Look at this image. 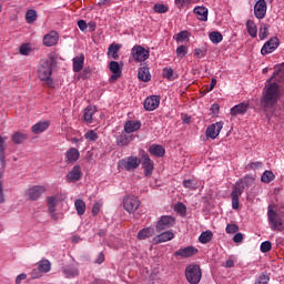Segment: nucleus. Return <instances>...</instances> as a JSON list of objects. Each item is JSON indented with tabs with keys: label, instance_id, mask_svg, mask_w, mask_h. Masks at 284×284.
<instances>
[{
	"label": "nucleus",
	"instance_id": "nucleus-21",
	"mask_svg": "<svg viewBox=\"0 0 284 284\" xmlns=\"http://www.w3.org/2000/svg\"><path fill=\"white\" fill-rule=\"evenodd\" d=\"M43 43L47 48H52V45H57L59 43V34L57 31H51L50 33L45 34L43 38Z\"/></svg>",
	"mask_w": 284,
	"mask_h": 284
},
{
	"label": "nucleus",
	"instance_id": "nucleus-4",
	"mask_svg": "<svg viewBox=\"0 0 284 284\" xmlns=\"http://www.w3.org/2000/svg\"><path fill=\"white\" fill-rule=\"evenodd\" d=\"M185 278L190 284H200L201 278H203V272L201 271V265L190 264L185 268Z\"/></svg>",
	"mask_w": 284,
	"mask_h": 284
},
{
	"label": "nucleus",
	"instance_id": "nucleus-42",
	"mask_svg": "<svg viewBox=\"0 0 284 284\" xmlns=\"http://www.w3.org/2000/svg\"><path fill=\"white\" fill-rule=\"evenodd\" d=\"M275 179L276 175H274V172L272 171H265L261 176L262 183H272Z\"/></svg>",
	"mask_w": 284,
	"mask_h": 284
},
{
	"label": "nucleus",
	"instance_id": "nucleus-31",
	"mask_svg": "<svg viewBox=\"0 0 284 284\" xmlns=\"http://www.w3.org/2000/svg\"><path fill=\"white\" fill-rule=\"evenodd\" d=\"M94 114H97V108H94V106H87L85 109H84V121H87V123H93V118L92 116H94Z\"/></svg>",
	"mask_w": 284,
	"mask_h": 284
},
{
	"label": "nucleus",
	"instance_id": "nucleus-59",
	"mask_svg": "<svg viewBox=\"0 0 284 284\" xmlns=\"http://www.w3.org/2000/svg\"><path fill=\"white\" fill-rule=\"evenodd\" d=\"M41 274H43V273L41 272V270H39V267L33 268L31 271V278H41Z\"/></svg>",
	"mask_w": 284,
	"mask_h": 284
},
{
	"label": "nucleus",
	"instance_id": "nucleus-9",
	"mask_svg": "<svg viewBox=\"0 0 284 284\" xmlns=\"http://www.w3.org/2000/svg\"><path fill=\"white\" fill-rule=\"evenodd\" d=\"M41 194H45V186L34 185L26 191L24 196H27L28 201H39Z\"/></svg>",
	"mask_w": 284,
	"mask_h": 284
},
{
	"label": "nucleus",
	"instance_id": "nucleus-43",
	"mask_svg": "<svg viewBox=\"0 0 284 284\" xmlns=\"http://www.w3.org/2000/svg\"><path fill=\"white\" fill-rule=\"evenodd\" d=\"M130 141H132V136L122 133L118 136V145L125 146L129 145Z\"/></svg>",
	"mask_w": 284,
	"mask_h": 284
},
{
	"label": "nucleus",
	"instance_id": "nucleus-57",
	"mask_svg": "<svg viewBox=\"0 0 284 284\" xmlns=\"http://www.w3.org/2000/svg\"><path fill=\"white\" fill-rule=\"evenodd\" d=\"M20 54L28 57V54H30V47L28 44H22L20 47Z\"/></svg>",
	"mask_w": 284,
	"mask_h": 284
},
{
	"label": "nucleus",
	"instance_id": "nucleus-16",
	"mask_svg": "<svg viewBox=\"0 0 284 284\" xmlns=\"http://www.w3.org/2000/svg\"><path fill=\"white\" fill-rule=\"evenodd\" d=\"M247 110H250V102L245 101L231 108L230 114L231 116H240L245 114Z\"/></svg>",
	"mask_w": 284,
	"mask_h": 284
},
{
	"label": "nucleus",
	"instance_id": "nucleus-18",
	"mask_svg": "<svg viewBox=\"0 0 284 284\" xmlns=\"http://www.w3.org/2000/svg\"><path fill=\"white\" fill-rule=\"evenodd\" d=\"M142 159V168L144 170L145 176H152V172L154 171V162L150 159L149 154H143Z\"/></svg>",
	"mask_w": 284,
	"mask_h": 284
},
{
	"label": "nucleus",
	"instance_id": "nucleus-6",
	"mask_svg": "<svg viewBox=\"0 0 284 284\" xmlns=\"http://www.w3.org/2000/svg\"><path fill=\"white\" fill-rule=\"evenodd\" d=\"M141 201L134 195H126L123 197V207L129 214H134L139 210Z\"/></svg>",
	"mask_w": 284,
	"mask_h": 284
},
{
	"label": "nucleus",
	"instance_id": "nucleus-62",
	"mask_svg": "<svg viewBox=\"0 0 284 284\" xmlns=\"http://www.w3.org/2000/svg\"><path fill=\"white\" fill-rule=\"evenodd\" d=\"M220 110H221V106L219 105V103L212 104V105H211V109H210V111L212 112V114H219Z\"/></svg>",
	"mask_w": 284,
	"mask_h": 284
},
{
	"label": "nucleus",
	"instance_id": "nucleus-34",
	"mask_svg": "<svg viewBox=\"0 0 284 284\" xmlns=\"http://www.w3.org/2000/svg\"><path fill=\"white\" fill-rule=\"evenodd\" d=\"M246 30H247L250 37H252V39H256V37L258 34V29L256 28V23H254V21L247 20Z\"/></svg>",
	"mask_w": 284,
	"mask_h": 284
},
{
	"label": "nucleus",
	"instance_id": "nucleus-33",
	"mask_svg": "<svg viewBox=\"0 0 284 284\" xmlns=\"http://www.w3.org/2000/svg\"><path fill=\"white\" fill-rule=\"evenodd\" d=\"M284 79V70L283 68H275V71L272 75V78L267 81V83H272V81H276L277 83H281Z\"/></svg>",
	"mask_w": 284,
	"mask_h": 284
},
{
	"label": "nucleus",
	"instance_id": "nucleus-13",
	"mask_svg": "<svg viewBox=\"0 0 284 284\" xmlns=\"http://www.w3.org/2000/svg\"><path fill=\"white\" fill-rule=\"evenodd\" d=\"M265 14H267V2L258 0L254 6V16L256 19H265Z\"/></svg>",
	"mask_w": 284,
	"mask_h": 284
},
{
	"label": "nucleus",
	"instance_id": "nucleus-24",
	"mask_svg": "<svg viewBox=\"0 0 284 284\" xmlns=\"http://www.w3.org/2000/svg\"><path fill=\"white\" fill-rule=\"evenodd\" d=\"M138 130H141V122L140 121H132L129 120L124 124V132L126 134H132V132H136Z\"/></svg>",
	"mask_w": 284,
	"mask_h": 284
},
{
	"label": "nucleus",
	"instance_id": "nucleus-53",
	"mask_svg": "<svg viewBox=\"0 0 284 284\" xmlns=\"http://www.w3.org/2000/svg\"><path fill=\"white\" fill-rule=\"evenodd\" d=\"M225 230L227 234H236V232H239V225L227 224Z\"/></svg>",
	"mask_w": 284,
	"mask_h": 284
},
{
	"label": "nucleus",
	"instance_id": "nucleus-56",
	"mask_svg": "<svg viewBox=\"0 0 284 284\" xmlns=\"http://www.w3.org/2000/svg\"><path fill=\"white\" fill-rule=\"evenodd\" d=\"M91 212H92L93 216H97L99 214V212H101V203L95 202Z\"/></svg>",
	"mask_w": 284,
	"mask_h": 284
},
{
	"label": "nucleus",
	"instance_id": "nucleus-19",
	"mask_svg": "<svg viewBox=\"0 0 284 284\" xmlns=\"http://www.w3.org/2000/svg\"><path fill=\"white\" fill-rule=\"evenodd\" d=\"M81 176H83V173L81 172V166L75 165L72 168V170L68 173L67 180L70 183H77V181H81Z\"/></svg>",
	"mask_w": 284,
	"mask_h": 284
},
{
	"label": "nucleus",
	"instance_id": "nucleus-47",
	"mask_svg": "<svg viewBox=\"0 0 284 284\" xmlns=\"http://www.w3.org/2000/svg\"><path fill=\"white\" fill-rule=\"evenodd\" d=\"M183 187H186L187 190H196L199 184L194 180H184Z\"/></svg>",
	"mask_w": 284,
	"mask_h": 284
},
{
	"label": "nucleus",
	"instance_id": "nucleus-27",
	"mask_svg": "<svg viewBox=\"0 0 284 284\" xmlns=\"http://www.w3.org/2000/svg\"><path fill=\"white\" fill-rule=\"evenodd\" d=\"M174 239V233L172 231H166L161 233L160 235L153 239L154 243H168V241H172Z\"/></svg>",
	"mask_w": 284,
	"mask_h": 284
},
{
	"label": "nucleus",
	"instance_id": "nucleus-11",
	"mask_svg": "<svg viewBox=\"0 0 284 284\" xmlns=\"http://www.w3.org/2000/svg\"><path fill=\"white\" fill-rule=\"evenodd\" d=\"M199 254V248L194 246L180 247L174 252V256L180 258H192V256H196Z\"/></svg>",
	"mask_w": 284,
	"mask_h": 284
},
{
	"label": "nucleus",
	"instance_id": "nucleus-60",
	"mask_svg": "<svg viewBox=\"0 0 284 284\" xmlns=\"http://www.w3.org/2000/svg\"><path fill=\"white\" fill-rule=\"evenodd\" d=\"M185 39H187V32L181 31L180 33H178L176 41L183 42L185 41Z\"/></svg>",
	"mask_w": 284,
	"mask_h": 284
},
{
	"label": "nucleus",
	"instance_id": "nucleus-25",
	"mask_svg": "<svg viewBox=\"0 0 284 284\" xmlns=\"http://www.w3.org/2000/svg\"><path fill=\"white\" fill-rule=\"evenodd\" d=\"M85 63V55L80 53L73 58V72H81L83 70V64Z\"/></svg>",
	"mask_w": 284,
	"mask_h": 284
},
{
	"label": "nucleus",
	"instance_id": "nucleus-3",
	"mask_svg": "<svg viewBox=\"0 0 284 284\" xmlns=\"http://www.w3.org/2000/svg\"><path fill=\"white\" fill-rule=\"evenodd\" d=\"M267 221L273 232H283V219L276 211H274L272 205H268L267 207Z\"/></svg>",
	"mask_w": 284,
	"mask_h": 284
},
{
	"label": "nucleus",
	"instance_id": "nucleus-17",
	"mask_svg": "<svg viewBox=\"0 0 284 284\" xmlns=\"http://www.w3.org/2000/svg\"><path fill=\"white\" fill-rule=\"evenodd\" d=\"M62 273L65 278H77L79 276V267L74 263L67 264L62 266Z\"/></svg>",
	"mask_w": 284,
	"mask_h": 284
},
{
	"label": "nucleus",
	"instance_id": "nucleus-54",
	"mask_svg": "<svg viewBox=\"0 0 284 284\" xmlns=\"http://www.w3.org/2000/svg\"><path fill=\"white\" fill-rule=\"evenodd\" d=\"M176 54H178V57H181V58L185 57V54H187V47H185V45L178 47Z\"/></svg>",
	"mask_w": 284,
	"mask_h": 284
},
{
	"label": "nucleus",
	"instance_id": "nucleus-36",
	"mask_svg": "<svg viewBox=\"0 0 284 284\" xmlns=\"http://www.w3.org/2000/svg\"><path fill=\"white\" fill-rule=\"evenodd\" d=\"M38 268L40 270V272L42 274H48V272H50V270H52V263H50L49 260H41L38 263Z\"/></svg>",
	"mask_w": 284,
	"mask_h": 284
},
{
	"label": "nucleus",
	"instance_id": "nucleus-23",
	"mask_svg": "<svg viewBox=\"0 0 284 284\" xmlns=\"http://www.w3.org/2000/svg\"><path fill=\"white\" fill-rule=\"evenodd\" d=\"M80 156H81V153L77 150V148H70L65 152L67 163H77Z\"/></svg>",
	"mask_w": 284,
	"mask_h": 284
},
{
	"label": "nucleus",
	"instance_id": "nucleus-40",
	"mask_svg": "<svg viewBox=\"0 0 284 284\" xmlns=\"http://www.w3.org/2000/svg\"><path fill=\"white\" fill-rule=\"evenodd\" d=\"M47 201L50 214H54V212H57V203L59 200L57 196H49Z\"/></svg>",
	"mask_w": 284,
	"mask_h": 284
},
{
	"label": "nucleus",
	"instance_id": "nucleus-12",
	"mask_svg": "<svg viewBox=\"0 0 284 284\" xmlns=\"http://www.w3.org/2000/svg\"><path fill=\"white\" fill-rule=\"evenodd\" d=\"M159 105H161V97L159 95H151L144 100V109L148 112H154Z\"/></svg>",
	"mask_w": 284,
	"mask_h": 284
},
{
	"label": "nucleus",
	"instance_id": "nucleus-49",
	"mask_svg": "<svg viewBox=\"0 0 284 284\" xmlns=\"http://www.w3.org/2000/svg\"><path fill=\"white\" fill-rule=\"evenodd\" d=\"M268 283H270V274L267 273H262L255 281V284H268Z\"/></svg>",
	"mask_w": 284,
	"mask_h": 284
},
{
	"label": "nucleus",
	"instance_id": "nucleus-58",
	"mask_svg": "<svg viewBox=\"0 0 284 284\" xmlns=\"http://www.w3.org/2000/svg\"><path fill=\"white\" fill-rule=\"evenodd\" d=\"M205 52V49H195L194 57H196V59H203Z\"/></svg>",
	"mask_w": 284,
	"mask_h": 284
},
{
	"label": "nucleus",
	"instance_id": "nucleus-44",
	"mask_svg": "<svg viewBox=\"0 0 284 284\" xmlns=\"http://www.w3.org/2000/svg\"><path fill=\"white\" fill-rule=\"evenodd\" d=\"M84 139L87 141H89L90 143H94L98 141L99 139V133L95 132L94 130H89L85 134H84Z\"/></svg>",
	"mask_w": 284,
	"mask_h": 284
},
{
	"label": "nucleus",
	"instance_id": "nucleus-64",
	"mask_svg": "<svg viewBox=\"0 0 284 284\" xmlns=\"http://www.w3.org/2000/svg\"><path fill=\"white\" fill-rule=\"evenodd\" d=\"M234 243H243V233H236L233 237Z\"/></svg>",
	"mask_w": 284,
	"mask_h": 284
},
{
	"label": "nucleus",
	"instance_id": "nucleus-38",
	"mask_svg": "<svg viewBox=\"0 0 284 284\" xmlns=\"http://www.w3.org/2000/svg\"><path fill=\"white\" fill-rule=\"evenodd\" d=\"M119 50H121V47L112 43L108 49L109 57H112V59L116 61V59H119Z\"/></svg>",
	"mask_w": 284,
	"mask_h": 284
},
{
	"label": "nucleus",
	"instance_id": "nucleus-5",
	"mask_svg": "<svg viewBox=\"0 0 284 284\" xmlns=\"http://www.w3.org/2000/svg\"><path fill=\"white\" fill-rule=\"evenodd\" d=\"M141 165V159L138 156H128L118 162V170H125L126 172H134Z\"/></svg>",
	"mask_w": 284,
	"mask_h": 284
},
{
	"label": "nucleus",
	"instance_id": "nucleus-32",
	"mask_svg": "<svg viewBox=\"0 0 284 284\" xmlns=\"http://www.w3.org/2000/svg\"><path fill=\"white\" fill-rule=\"evenodd\" d=\"M193 12L197 14L199 21H207V8L205 7H195Z\"/></svg>",
	"mask_w": 284,
	"mask_h": 284
},
{
	"label": "nucleus",
	"instance_id": "nucleus-20",
	"mask_svg": "<svg viewBox=\"0 0 284 284\" xmlns=\"http://www.w3.org/2000/svg\"><path fill=\"white\" fill-rule=\"evenodd\" d=\"M110 71L112 72L111 81H116L118 79H121V74H123V69H121V65L116 61H111L109 63Z\"/></svg>",
	"mask_w": 284,
	"mask_h": 284
},
{
	"label": "nucleus",
	"instance_id": "nucleus-15",
	"mask_svg": "<svg viewBox=\"0 0 284 284\" xmlns=\"http://www.w3.org/2000/svg\"><path fill=\"white\" fill-rule=\"evenodd\" d=\"M223 130V122H216L207 126L206 139H216Z\"/></svg>",
	"mask_w": 284,
	"mask_h": 284
},
{
	"label": "nucleus",
	"instance_id": "nucleus-39",
	"mask_svg": "<svg viewBox=\"0 0 284 284\" xmlns=\"http://www.w3.org/2000/svg\"><path fill=\"white\" fill-rule=\"evenodd\" d=\"M74 207L79 216H83V214H85V202L83 200H75Z\"/></svg>",
	"mask_w": 284,
	"mask_h": 284
},
{
	"label": "nucleus",
	"instance_id": "nucleus-41",
	"mask_svg": "<svg viewBox=\"0 0 284 284\" xmlns=\"http://www.w3.org/2000/svg\"><path fill=\"white\" fill-rule=\"evenodd\" d=\"M213 236H214V233H212V231H205L201 233V235L199 236V241L200 243H203V244L210 243Z\"/></svg>",
	"mask_w": 284,
	"mask_h": 284
},
{
	"label": "nucleus",
	"instance_id": "nucleus-14",
	"mask_svg": "<svg viewBox=\"0 0 284 284\" xmlns=\"http://www.w3.org/2000/svg\"><path fill=\"white\" fill-rule=\"evenodd\" d=\"M276 48H278V38L273 37L262 47L261 54H272Z\"/></svg>",
	"mask_w": 284,
	"mask_h": 284
},
{
	"label": "nucleus",
	"instance_id": "nucleus-55",
	"mask_svg": "<svg viewBox=\"0 0 284 284\" xmlns=\"http://www.w3.org/2000/svg\"><path fill=\"white\" fill-rule=\"evenodd\" d=\"M175 211H178L179 214H185V212H187V207H185V204L179 203L175 205Z\"/></svg>",
	"mask_w": 284,
	"mask_h": 284
},
{
	"label": "nucleus",
	"instance_id": "nucleus-46",
	"mask_svg": "<svg viewBox=\"0 0 284 284\" xmlns=\"http://www.w3.org/2000/svg\"><path fill=\"white\" fill-rule=\"evenodd\" d=\"M26 21L27 23H34L37 21V11L36 10H28L26 13Z\"/></svg>",
	"mask_w": 284,
	"mask_h": 284
},
{
	"label": "nucleus",
	"instance_id": "nucleus-63",
	"mask_svg": "<svg viewBox=\"0 0 284 284\" xmlns=\"http://www.w3.org/2000/svg\"><path fill=\"white\" fill-rule=\"evenodd\" d=\"M26 278H28V274L21 273L20 275H18V276L16 277V283H17V284H21V282H22V281H26Z\"/></svg>",
	"mask_w": 284,
	"mask_h": 284
},
{
	"label": "nucleus",
	"instance_id": "nucleus-8",
	"mask_svg": "<svg viewBox=\"0 0 284 284\" xmlns=\"http://www.w3.org/2000/svg\"><path fill=\"white\" fill-rule=\"evenodd\" d=\"M131 54L134 61H138V63H143V61H148V59H150V50H146L139 44L131 49Z\"/></svg>",
	"mask_w": 284,
	"mask_h": 284
},
{
	"label": "nucleus",
	"instance_id": "nucleus-37",
	"mask_svg": "<svg viewBox=\"0 0 284 284\" xmlns=\"http://www.w3.org/2000/svg\"><path fill=\"white\" fill-rule=\"evenodd\" d=\"M268 34H270V24H265L264 22H262L260 24V33H258L261 41H265Z\"/></svg>",
	"mask_w": 284,
	"mask_h": 284
},
{
	"label": "nucleus",
	"instance_id": "nucleus-28",
	"mask_svg": "<svg viewBox=\"0 0 284 284\" xmlns=\"http://www.w3.org/2000/svg\"><path fill=\"white\" fill-rule=\"evenodd\" d=\"M149 152L150 154H152V156H158L159 159H161L162 156H165V149L160 144H152L149 148Z\"/></svg>",
	"mask_w": 284,
	"mask_h": 284
},
{
	"label": "nucleus",
	"instance_id": "nucleus-1",
	"mask_svg": "<svg viewBox=\"0 0 284 284\" xmlns=\"http://www.w3.org/2000/svg\"><path fill=\"white\" fill-rule=\"evenodd\" d=\"M278 90L280 87L276 82H272L266 87V90L263 93L261 108L266 113V116H270V113L274 112V105L278 103Z\"/></svg>",
	"mask_w": 284,
	"mask_h": 284
},
{
	"label": "nucleus",
	"instance_id": "nucleus-26",
	"mask_svg": "<svg viewBox=\"0 0 284 284\" xmlns=\"http://www.w3.org/2000/svg\"><path fill=\"white\" fill-rule=\"evenodd\" d=\"M6 141H8V136H1L0 135V163L2 165V168H6V159H7V154H6V150H7V145H6Z\"/></svg>",
	"mask_w": 284,
	"mask_h": 284
},
{
	"label": "nucleus",
	"instance_id": "nucleus-29",
	"mask_svg": "<svg viewBox=\"0 0 284 284\" xmlns=\"http://www.w3.org/2000/svg\"><path fill=\"white\" fill-rule=\"evenodd\" d=\"M138 78L140 79V81L148 83V81L152 79V75L150 74V69L145 65L139 68Z\"/></svg>",
	"mask_w": 284,
	"mask_h": 284
},
{
	"label": "nucleus",
	"instance_id": "nucleus-50",
	"mask_svg": "<svg viewBox=\"0 0 284 284\" xmlns=\"http://www.w3.org/2000/svg\"><path fill=\"white\" fill-rule=\"evenodd\" d=\"M260 250L263 254H267L272 250V242L265 241L261 244Z\"/></svg>",
	"mask_w": 284,
	"mask_h": 284
},
{
	"label": "nucleus",
	"instance_id": "nucleus-61",
	"mask_svg": "<svg viewBox=\"0 0 284 284\" xmlns=\"http://www.w3.org/2000/svg\"><path fill=\"white\" fill-rule=\"evenodd\" d=\"M78 28H79L82 32H85V30H88V22H85V20H80V21H78Z\"/></svg>",
	"mask_w": 284,
	"mask_h": 284
},
{
	"label": "nucleus",
	"instance_id": "nucleus-52",
	"mask_svg": "<svg viewBox=\"0 0 284 284\" xmlns=\"http://www.w3.org/2000/svg\"><path fill=\"white\" fill-rule=\"evenodd\" d=\"M263 168V162L256 161V162H251L246 165L247 170H261Z\"/></svg>",
	"mask_w": 284,
	"mask_h": 284
},
{
	"label": "nucleus",
	"instance_id": "nucleus-7",
	"mask_svg": "<svg viewBox=\"0 0 284 284\" xmlns=\"http://www.w3.org/2000/svg\"><path fill=\"white\" fill-rule=\"evenodd\" d=\"M243 192H245V184L243 183V181L240 180L234 184L233 191L231 193L233 210H239L240 207L239 196H241Z\"/></svg>",
	"mask_w": 284,
	"mask_h": 284
},
{
	"label": "nucleus",
	"instance_id": "nucleus-10",
	"mask_svg": "<svg viewBox=\"0 0 284 284\" xmlns=\"http://www.w3.org/2000/svg\"><path fill=\"white\" fill-rule=\"evenodd\" d=\"M176 223V220L172 215H163L155 225L156 232H163V230H170Z\"/></svg>",
	"mask_w": 284,
	"mask_h": 284
},
{
	"label": "nucleus",
	"instance_id": "nucleus-30",
	"mask_svg": "<svg viewBox=\"0 0 284 284\" xmlns=\"http://www.w3.org/2000/svg\"><path fill=\"white\" fill-rule=\"evenodd\" d=\"M154 235V227H145L138 232V240L145 241V239H152Z\"/></svg>",
	"mask_w": 284,
	"mask_h": 284
},
{
	"label": "nucleus",
	"instance_id": "nucleus-48",
	"mask_svg": "<svg viewBox=\"0 0 284 284\" xmlns=\"http://www.w3.org/2000/svg\"><path fill=\"white\" fill-rule=\"evenodd\" d=\"M154 12H158V14H165L168 12L169 8L165 4L156 3L153 7Z\"/></svg>",
	"mask_w": 284,
	"mask_h": 284
},
{
	"label": "nucleus",
	"instance_id": "nucleus-35",
	"mask_svg": "<svg viewBox=\"0 0 284 284\" xmlns=\"http://www.w3.org/2000/svg\"><path fill=\"white\" fill-rule=\"evenodd\" d=\"M11 140L13 141V143H16V145H21L23 141H28V134L16 132L12 134Z\"/></svg>",
	"mask_w": 284,
	"mask_h": 284
},
{
	"label": "nucleus",
	"instance_id": "nucleus-2",
	"mask_svg": "<svg viewBox=\"0 0 284 284\" xmlns=\"http://www.w3.org/2000/svg\"><path fill=\"white\" fill-rule=\"evenodd\" d=\"M52 68H54V58L43 59L40 62V68L38 70L39 79L42 81H48V85H52Z\"/></svg>",
	"mask_w": 284,
	"mask_h": 284
},
{
	"label": "nucleus",
	"instance_id": "nucleus-45",
	"mask_svg": "<svg viewBox=\"0 0 284 284\" xmlns=\"http://www.w3.org/2000/svg\"><path fill=\"white\" fill-rule=\"evenodd\" d=\"M209 39L212 43H221L223 41V34L219 31H213L209 34Z\"/></svg>",
	"mask_w": 284,
	"mask_h": 284
},
{
	"label": "nucleus",
	"instance_id": "nucleus-22",
	"mask_svg": "<svg viewBox=\"0 0 284 284\" xmlns=\"http://www.w3.org/2000/svg\"><path fill=\"white\" fill-rule=\"evenodd\" d=\"M48 128H50V121H48V120L39 121L38 123H36L31 126V132L33 134H41V133L45 132V130H48Z\"/></svg>",
	"mask_w": 284,
	"mask_h": 284
},
{
	"label": "nucleus",
	"instance_id": "nucleus-51",
	"mask_svg": "<svg viewBox=\"0 0 284 284\" xmlns=\"http://www.w3.org/2000/svg\"><path fill=\"white\" fill-rule=\"evenodd\" d=\"M162 74H163L164 79L172 81V79L174 77V70H172V68H164Z\"/></svg>",
	"mask_w": 284,
	"mask_h": 284
}]
</instances>
